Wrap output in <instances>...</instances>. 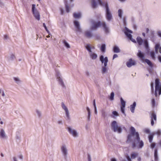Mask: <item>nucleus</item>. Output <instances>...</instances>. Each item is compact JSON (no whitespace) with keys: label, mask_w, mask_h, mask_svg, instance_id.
<instances>
[{"label":"nucleus","mask_w":161,"mask_h":161,"mask_svg":"<svg viewBox=\"0 0 161 161\" xmlns=\"http://www.w3.org/2000/svg\"><path fill=\"white\" fill-rule=\"evenodd\" d=\"M61 150L64 158H66L68 153V149L66 146L64 145H62L61 147Z\"/></svg>","instance_id":"ddd939ff"},{"label":"nucleus","mask_w":161,"mask_h":161,"mask_svg":"<svg viewBox=\"0 0 161 161\" xmlns=\"http://www.w3.org/2000/svg\"><path fill=\"white\" fill-rule=\"evenodd\" d=\"M156 134L158 136L160 135L161 134V130H158V131L156 132Z\"/></svg>","instance_id":"8fccbe9b"},{"label":"nucleus","mask_w":161,"mask_h":161,"mask_svg":"<svg viewBox=\"0 0 161 161\" xmlns=\"http://www.w3.org/2000/svg\"><path fill=\"white\" fill-rule=\"evenodd\" d=\"M87 158L88 161L92 160L91 157V155L89 154H88L87 155Z\"/></svg>","instance_id":"de8ad7c7"},{"label":"nucleus","mask_w":161,"mask_h":161,"mask_svg":"<svg viewBox=\"0 0 161 161\" xmlns=\"http://www.w3.org/2000/svg\"><path fill=\"white\" fill-rule=\"evenodd\" d=\"M151 124L153 126L154 124V121H156L157 118L156 115L154 112L152 113L151 114Z\"/></svg>","instance_id":"f3484780"},{"label":"nucleus","mask_w":161,"mask_h":161,"mask_svg":"<svg viewBox=\"0 0 161 161\" xmlns=\"http://www.w3.org/2000/svg\"><path fill=\"white\" fill-rule=\"evenodd\" d=\"M1 103H5L7 101L8 98V96L6 91H3L1 92Z\"/></svg>","instance_id":"1a4fd4ad"},{"label":"nucleus","mask_w":161,"mask_h":161,"mask_svg":"<svg viewBox=\"0 0 161 161\" xmlns=\"http://www.w3.org/2000/svg\"><path fill=\"white\" fill-rule=\"evenodd\" d=\"M81 14L80 13H74L73 16L75 18H80L81 17Z\"/></svg>","instance_id":"393cba45"},{"label":"nucleus","mask_w":161,"mask_h":161,"mask_svg":"<svg viewBox=\"0 0 161 161\" xmlns=\"http://www.w3.org/2000/svg\"><path fill=\"white\" fill-rule=\"evenodd\" d=\"M61 106L62 108L65 111L67 119H70L69 113L68 108L63 103H62Z\"/></svg>","instance_id":"2eb2a0df"},{"label":"nucleus","mask_w":161,"mask_h":161,"mask_svg":"<svg viewBox=\"0 0 161 161\" xmlns=\"http://www.w3.org/2000/svg\"><path fill=\"white\" fill-rule=\"evenodd\" d=\"M86 49L89 52L90 58L92 59H96L97 57V55L94 53L92 52L91 50V48L89 45H87L86 47Z\"/></svg>","instance_id":"9b49d317"},{"label":"nucleus","mask_w":161,"mask_h":161,"mask_svg":"<svg viewBox=\"0 0 161 161\" xmlns=\"http://www.w3.org/2000/svg\"><path fill=\"white\" fill-rule=\"evenodd\" d=\"M37 115L39 118L41 117L42 116V112L39 109H36V110Z\"/></svg>","instance_id":"2f4dec72"},{"label":"nucleus","mask_w":161,"mask_h":161,"mask_svg":"<svg viewBox=\"0 0 161 161\" xmlns=\"http://www.w3.org/2000/svg\"><path fill=\"white\" fill-rule=\"evenodd\" d=\"M64 4L65 5L66 12L67 13L69 12L70 11V8L69 6L68 5L67 2L66 1H64Z\"/></svg>","instance_id":"a878e982"},{"label":"nucleus","mask_w":161,"mask_h":161,"mask_svg":"<svg viewBox=\"0 0 161 161\" xmlns=\"http://www.w3.org/2000/svg\"><path fill=\"white\" fill-rule=\"evenodd\" d=\"M32 6L31 11L32 14L35 18L37 20L39 21L40 19V13L36 8L35 4H32Z\"/></svg>","instance_id":"423d86ee"},{"label":"nucleus","mask_w":161,"mask_h":161,"mask_svg":"<svg viewBox=\"0 0 161 161\" xmlns=\"http://www.w3.org/2000/svg\"><path fill=\"white\" fill-rule=\"evenodd\" d=\"M136 64L135 62L131 58H130L128 62L126 63V65L128 67H130L133 65H134Z\"/></svg>","instance_id":"a211bd4d"},{"label":"nucleus","mask_w":161,"mask_h":161,"mask_svg":"<svg viewBox=\"0 0 161 161\" xmlns=\"http://www.w3.org/2000/svg\"><path fill=\"white\" fill-rule=\"evenodd\" d=\"M68 130L69 134L74 137H76L78 136V133L76 130L71 128L70 127H68Z\"/></svg>","instance_id":"f8f14e48"},{"label":"nucleus","mask_w":161,"mask_h":161,"mask_svg":"<svg viewBox=\"0 0 161 161\" xmlns=\"http://www.w3.org/2000/svg\"><path fill=\"white\" fill-rule=\"evenodd\" d=\"M154 157L155 160H158V157L157 150L156 149H155V151H154Z\"/></svg>","instance_id":"72a5a7b5"},{"label":"nucleus","mask_w":161,"mask_h":161,"mask_svg":"<svg viewBox=\"0 0 161 161\" xmlns=\"http://www.w3.org/2000/svg\"><path fill=\"white\" fill-rule=\"evenodd\" d=\"M98 0L99 4L101 6L105 7L106 8V18L108 21H110L112 18V16L110 11L108 3L107 2L103 3L100 0Z\"/></svg>","instance_id":"7ed1b4c3"},{"label":"nucleus","mask_w":161,"mask_h":161,"mask_svg":"<svg viewBox=\"0 0 161 161\" xmlns=\"http://www.w3.org/2000/svg\"><path fill=\"white\" fill-rule=\"evenodd\" d=\"M113 51L114 53H119L120 52V50L118 47L115 46L113 48Z\"/></svg>","instance_id":"bb28decb"},{"label":"nucleus","mask_w":161,"mask_h":161,"mask_svg":"<svg viewBox=\"0 0 161 161\" xmlns=\"http://www.w3.org/2000/svg\"><path fill=\"white\" fill-rule=\"evenodd\" d=\"M158 35L161 37V31H158Z\"/></svg>","instance_id":"e2e57ef3"},{"label":"nucleus","mask_w":161,"mask_h":161,"mask_svg":"<svg viewBox=\"0 0 161 161\" xmlns=\"http://www.w3.org/2000/svg\"><path fill=\"white\" fill-rule=\"evenodd\" d=\"M154 136V134H151L149 136V140L150 143H152Z\"/></svg>","instance_id":"e433bc0d"},{"label":"nucleus","mask_w":161,"mask_h":161,"mask_svg":"<svg viewBox=\"0 0 161 161\" xmlns=\"http://www.w3.org/2000/svg\"><path fill=\"white\" fill-rule=\"evenodd\" d=\"M159 80L158 79L155 80V95L156 97L157 96V92H158L159 95L161 94V85H159Z\"/></svg>","instance_id":"6e6552de"},{"label":"nucleus","mask_w":161,"mask_h":161,"mask_svg":"<svg viewBox=\"0 0 161 161\" xmlns=\"http://www.w3.org/2000/svg\"><path fill=\"white\" fill-rule=\"evenodd\" d=\"M58 123L59 124H63V122L61 120H59L58 121Z\"/></svg>","instance_id":"680f3d73"},{"label":"nucleus","mask_w":161,"mask_h":161,"mask_svg":"<svg viewBox=\"0 0 161 161\" xmlns=\"http://www.w3.org/2000/svg\"><path fill=\"white\" fill-rule=\"evenodd\" d=\"M155 146V144L154 143H152L151 145V147L152 149Z\"/></svg>","instance_id":"49530a36"},{"label":"nucleus","mask_w":161,"mask_h":161,"mask_svg":"<svg viewBox=\"0 0 161 161\" xmlns=\"http://www.w3.org/2000/svg\"><path fill=\"white\" fill-rule=\"evenodd\" d=\"M112 114L114 116H118L119 115L118 112L116 111H113L112 112Z\"/></svg>","instance_id":"c03bdc74"},{"label":"nucleus","mask_w":161,"mask_h":161,"mask_svg":"<svg viewBox=\"0 0 161 161\" xmlns=\"http://www.w3.org/2000/svg\"><path fill=\"white\" fill-rule=\"evenodd\" d=\"M137 56L140 58L142 62H144L145 56L144 54L142 53L141 50H138V52L137 54Z\"/></svg>","instance_id":"dca6fc26"},{"label":"nucleus","mask_w":161,"mask_h":161,"mask_svg":"<svg viewBox=\"0 0 161 161\" xmlns=\"http://www.w3.org/2000/svg\"><path fill=\"white\" fill-rule=\"evenodd\" d=\"M87 45H89L90 46V47L91 48V51H92V50H91L92 49H94L95 48V47L94 46H91V45H90V44H86V45H85V47L86 48V47Z\"/></svg>","instance_id":"a18cd8bd"},{"label":"nucleus","mask_w":161,"mask_h":161,"mask_svg":"<svg viewBox=\"0 0 161 161\" xmlns=\"http://www.w3.org/2000/svg\"><path fill=\"white\" fill-rule=\"evenodd\" d=\"M86 109L88 112V114H91L90 109L88 107H87Z\"/></svg>","instance_id":"603ef678"},{"label":"nucleus","mask_w":161,"mask_h":161,"mask_svg":"<svg viewBox=\"0 0 161 161\" xmlns=\"http://www.w3.org/2000/svg\"><path fill=\"white\" fill-rule=\"evenodd\" d=\"M158 58L159 61L160 62H161V56H158Z\"/></svg>","instance_id":"0e129e2a"},{"label":"nucleus","mask_w":161,"mask_h":161,"mask_svg":"<svg viewBox=\"0 0 161 161\" xmlns=\"http://www.w3.org/2000/svg\"><path fill=\"white\" fill-rule=\"evenodd\" d=\"M138 155V153L136 152H133L131 155V157L132 159H135Z\"/></svg>","instance_id":"7c9ffc66"},{"label":"nucleus","mask_w":161,"mask_h":161,"mask_svg":"<svg viewBox=\"0 0 161 161\" xmlns=\"http://www.w3.org/2000/svg\"><path fill=\"white\" fill-rule=\"evenodd\" d=\"M136 105V102H134L132 105H131L130 106V110L131 112L132 113L134 112V110L135 109V107Z\"/></svg>","instance_id":"4be33fe9"},{"label":"nucleus","mask_w":161,"mask_h":161,"mask_svg":"<svg viewBox=\"0 0 161 161\" xmlns=\"http://www.w3.org/2000/svg\"><path fill=\"white\" fill-rule=\"evenodd\" d=\"M144 61H145L150 67H153V65L149 59H145Z\"/></svg>","instance_id":"c756f323"},{"label":"nucleus","mask_w":161,"mask_h":161,"mask_svg":"<svg viewBox=\"0 0 161 161\" xmlns=\"http://www.w3.org/2000/svg\"><path fill=\"white\" fill-rule=\"evenodd\" d=\"M1 138L3 140H6L8 138V136L5 133V131L3 130H1Z\"/></svg>","instance_id":"6ab92c4d"},{"label":"nucleus","mask_w":161,"mask_h":161,"mask_svg":"<svg viewBox=\"0 0 161 161\" xmlns=\"http://www.w3.org/2000/svg\"><path fill=\"white\" fill-rule=\"evenodd\" d=\"M111 126L112 130H113L114 132H117L119 133L121 132L122 129L118 125L116 121H113L111 123Z\"/></svg>","instance_id":"0eeeda50"},{"label":"nucleus","mask_w":161,"mask_h":161,"mask_svg":"<svg viewBox=\"0 0 161 161\" xmlns=\"http://www.w3.org/2000/svg\"><path fill=\"white\" fill-rule=\"evenodd\" d=\"M111 161H117L116 160L115 158H112L111 159Z\"/></svg>","instance_id":"774afa93"},{"label":"nucleus","mask_w":161,"mask_h":161,"mask_svg":"<svg viewBox=\"0 0 161 161\" xmlns=\"http://www.w3.org/2000/svg\"><path fill=\"white\" fill-rule=\"evenodd\" d=\"M8 38V35H5L4 36V40H7Z\"/></svg>","instance_id":"5fc2aeb1"},{"label":"nucleus","mask_w":161,"mask_h":161,"mask_svg":"<svg viewBox=\"0 0 161 161\" xmlns=\"http://www.w3.org/2000/svg\"><path fill=\"white\" fill-rule=\"evenodd\" d=\"M152 103L153 106H154L155 104V101L154 98L152 99Z\"/></svg>","instance_id":"3c124183"},{"label":"nucleus","mask_w":161,"mask_h":161,"mask_svg":"<svg viewBox=\"0 0 161 161\" xmlns=\"http://www.w3.org/2000/svg\"><path fill=\"white\" fill-rule=\"evenodd\" d=\"M93 105L94 106V108L96 107V103H95V99L94 100L93 102Z\"/></svg>","instance_id":"052dcab7"},{"label":"nucleus","mask_w":161,"mask_h":161,"mask_svg":"<svg viewBox=\"0 0 161 161\" xmlns=\"http://www.w3.org/2000/svg\"><path fill=\"white\" fill-rule=\"evenodd\" d=\"M91 3L93 8H95L97 7V4L95 2V0H92Z\"/></svg>","instance_id":"c85d7f7f"},{"label":"nucleus","mask_w":161,"mask_h":161,"mask_svg":"<svg viewBox=\"0 0 161 161\" xmlns=\"http://www.w3.org/2000/svg\"><path fill=\"white\" fill-rule=\"evenodd\" d=\"M100 60L102 64H104V66L102 67V72L103 74L105 73L107 71L106 66L107 65V63L108 60L107 57H106L104 58L103 55H101L100 57Z\"/></svg>","instance_id":"20e7f679"},{"label":"nucleus","mask_w":161,"mask_h":161,"mask_svg":"<svg viewBox=\"0 0 161 161\" xmlns=\"http://www.w3.org/2000/svg\"><path fill=\"white\" fill-rule=\"evenodd\" d=\"M94 109H95V113L96 114H97V108L96 107L94 108Z\"/></svg>","instance_id":"69168bd1"},{"label":"nucleus","mask_w":161,"mask_h":161,"mask_svg":"<svg viewBox=\"0 0 161 161\" xmlns=\"http://www.w3.org/2000/svg\"><path fill=\"white\" fill-rule=\"evenodd\" d=\"M144 132L147 134L149 133L150 132V130L148 128H146L144 129Z\"/></svg>","instance_id":"37998d69"},{"label":"nucleus","mask_w":161,"mask_h":161,"mask_svg":"<svg viewBox=\"0 0 161 161\" xmlns=\"http://www.w3.org/2000/svg\"><path fill=\"white\" fill-rule=\"evenodd\" d=\"M150 54L153 60H155V57L154 52L153 51H152L150 52Z\"/></svg>","instance_id":"c9c22d12"},{"label":"nucleus","mask_w":161,"mask_h":161,"mask_svg":"<svg viewBox=\"0 0 161 161\" xmlns=\"http://www.w3.org/2000/svg\"><path fill=\"white\" fill-rule=\"evenodd\" d=\"M124 33L127 37L129 38L132 42L136 43L135 40L132 38L131 33H132L131 31L129 30L127 27H125Z\"/></svg>","instance_id":"9d476101"},{"label":"nucleus","mask_w":161,"mask_h":161,"mask_svg":"<svg viewBox=\"0 0 161 161\" xmlns=\"http://www.w3.org/2000/svg\"><path fill=\"white\" fill-rule=\"evenodd\" d=\"M144 44L145 48L147 50L149 48V45L147 41V40L144 41Z\"/></svg>","instance_id":"f704fd0d"},{"label":"nucleus","mask_w":161,"mask_h":161,"mask_svg":"<svg viewBox=\"0 0 161 161\" xmlns=\"http://www.w3.org/2000/svg\"><path fill=\"white\" fill-rule=\"evenodd\" d=\"M60 10L61 12V14L63 15L64 14V10L62 8L60 9Z\"/></svg>","instance_id":"13d9d810"},{"label":"nucleus","mask_w":161,"mask_h":161,"mask_svg":"<svg viewBox=\"0 0 161 161\" xmlns=\"http://www.w3.org/2000/svg\"><path fill=\"white\" fill-rule=\"evenodd\" d=\"M123 13V11L121 9H119L118 10V14L119 17L120 18H122V15Z\"/></svg>","instance_id":"cd10ccee"},{"label":"nucleus","mask_w":161,"mask_h":161,"mask_svg":"<svg viewBox=\"0 0 161 161\" xmlns=\"http://www.w3.org/2000/svg\"><path fill=\"white\" fill-rule=\"evenodd\" d=\"M159 46H160V45L158 44H156L155 46V51L157 53L158 52V49H159V48H160Z\"/></svg>","instance_id":"a19ab883"},{"label":"nucleus","mask_w":161,"mask_h":161,"mask_svg":"<svg viewBox=\"0 0 161 161\" xmlns=\"http://www.w3.org/2000/svg\"><path fill=\"white\" fill-rule=\"evenodd\" d=\"M91 26L90 29L92 30H96L99 27H102L105 33H108L109 32L108 27L104 22H96L94 20H92L91 21Z\"/></svg>","instance_id":"f03ea898"},{"label":"nucleus","mask_w":161,"mask_h":161,"mask_svg":"<svg viewBox=\"0 0 161 161\" xmlns=\"http://www.w3.org/2000/svg\"><path fill=\"white\" fill-rule=\"evenodd\" d=\"M120 102L121 103V107H125V101L123 100V98L121 97L120 98Z\"/></svg>","instance_id":"473e14b6"},{"label":"nucleus","mask_w":161,"mask_h":161,"mask_svg":"<svg viewBox=\"0 0 161 161\" xmlns=\"http://www.w3.org/2000/svg\"><path fill=\"white\" fill-rule=\"evenodd\" d=\"M151 91L152 93H153V83H151Z\"/></svg>","instance_id":"09e8293b"},{"label":"nucleus","mask_w":161,"mask_h":161,"mask_svg":"<svg viewBox=\"0 0 161 161\" xmlns=\"http://www.w3.org/2000/svg\"><path fill=\"white\" fill-rule=\"evenodd\" d=\"M118 57V56L117 54H114L113 55V59H114L115 58Z\"/></svg>","instance_id":"6e6d98bb"},{"label":"nucleus","mask_w":161,"mask_h":161,"mask_svg":"<svg viewBox=\"0 0 161 161\" xmlns=\"http://www.w3.org/2000/svg\"><path fill=\"white\" fill-rule=\"evenodd\" d=\"M63 43L65 46L67 48H70V46L69 44L66 42V41L65 40H64L63 41Z\"/></svg>","instance_id":"58836bf2"},{"label":"nucleus","mask_w":161,"mask_h":161,"mask_svg":"<svg viewBox=\"0 0 161 161\" xmlns=\"http://www.w3.org/2000/svg\"><path fill=\"white\" fill-rule=\"evenodd\" d=\"M130 130L131 135L128 136L127 142H128L131 141V138L132 136H133L134 140L133 142L132 147L134 148L137 146L138 148H142L144 146V143L142 141L140 140L138 133L136 132V130L133 127H131Z\"/></svg>","instance_id":"f257e3e1"},{"label":"nucleus","mask_w":161,"mask_h":161,"mask_svg":"<svg viewBox=\"0 0 161 161\" xmlns=\"http://www.w3.org/2000/svg\"><path fill=\"white\" fill-rule=\"evenodd\" d=\"M14 80L18 84H20L21 83L22 81L18 77H14Z\"/></svg>","instance_id":"5701e85b"},{"label":"nucleus","mask_w":161,"mask_h":161,"mask_svg":"<svg viewBox=\"0 0 161 161\" xmlns=\"http://www.w3.org/2000/svg\"><path fill=\"white\" fill-rule=\"evenodd\" d=\"M123 23H124V24L125 25L126 24V19L125 18H123Z\"/></svg>","instance_id":"864d4df0"},{"label":"nucleus","mask_w":161,"mask_h":161,"mask_svg":"<svg viewBox=\"0 0 161 161\" xmlns=\"http://www.w3.org/2000/svg\"><path fill=\"white\" fill-rule=\"evenodd\" d=\"M91 116V114H88V117H87V119L88 121H90V118Z\"/></svg>","instance_id":"bf43d9fd"},{"label":"nucleus","mask_w":161,"mask_h":161,"mask_svg":"<svg viewBox=\"0 0 161 161\" xmlns=\"http://www.w3.org/2000/svg\"><path fill=\"white\" fill-rule=\"evenodd\" d=\"M56 77L59 84L61 86L62 88L66 89V86L61 77L60 72L58 71L56 72Z\"/></svg>","instance_id":"39448f33"},{"label":"nucleus","mask_w":161,"mask_h":161,"mask_svg":"<svg viewBox=\"0 0 161 161\" xmlns=\"http://www.w3.org/2000/svg\"><path fill=\"white\" fill-rule=\"evenodd\" d=\"M114 93L113 92L111 93L110 96V97L109 99L111 100H113L114 99Z\"/></svg>","instance_id":"ea45409f"},{"label":"nucleus","mask_w":161,"mask_h":161,"mask_svg":"<svg viewBox=\"0 0 161 161\" xmlns=\"http://www.w3.org/2000/svg\"><path fill=\"white\" fill-rule=\"evenodd\" d=\"M126 158L128 161H131V160L129 156H126Z\"/></svg>","instance_id":"4d7b16f0"},{"label":"nucleus","mask_w":161,"mask_h":161,"mask_svg":"<svg viewBox=\"0 0 161 161\" xmlns=\"http://www.w3.org/2000/svg\"><path fill=\"white\" fill-rule=\"evenodd\" d=\"M74 24L76 31L78 32H81L82 29L80 27L79 22L75 20L74 21Z\"/></svg>","instance_id":"4468645a"},{"label":"nucleus","mask_w":161,"mask_h":161,"mask_svg":"<svg viewBox=\"0 0 161 161\" xmlns=\"http://www.w3.org/2000/svg\"><path fill=\"white\" fill-rule=\"evenodd\" d=\"M125 107H121V110L122 113L124 114L125 115Z\"/></svg>","instance_id":"79ce46f5"},{"label":"nucleus","mask_w":161,"mask_h":161,"mask_svg":"<svg viewBox=\"0 0 161 161\" xmlns=\"http://www.w3.org/2000/svg\"><path fill=\"white\" fill-rule=\"evenodd\" d=\"M136 40L137 43L139 45H141L142 44L143 40L140 37L138 36L136 38Z\"/></svg>","instance_id":"b1692460"},{"label":"nucleus","mask_w":161,"mask_h":161,"mask_svg":"<svg viewBox=\"0 0 161 161\" xmlns=\"http://www.w3.org/2000/svg\"><path fill=\"white\" fill-rule=\"evenodd\" d=\"M15 58L14 54L11 53H9L7 56L8 59L9 61H13Z\"/></svg>","instance_id":"aec40b11"},{"label":"nucleus","mask_w":161,"mask_h":161,"mask_svg":"<svg viewBox=\"0 0 161 161\" xmlns=\"http://www.w3.org/2000/svg\"><path fill=\"white\" fill-rule=\"evenodd\" d=\"M86 74L87 76H89L90 75V73L89 72L87 71L86 72Z\"/></svg>","instance_id":"338daca9"},{"label":"nucleus","mask_w":161,"mask_h":161,"mask_svg":"<svg viewBox=\"0 0 161 161\" xmlns=\"http://www.w3.org/2000/svg\"><path fill=\"white\" fill-rule=\"evenodd\" d=\"M85 36L88 38H90L92 37V32L89 31H86L85 33Z\"/></svg>","instance_id":"412c9836"},{"label":"nucleus","mask_w":161,"mask_h":161,"mask_svg":"<svg viewBox=\"0 0 161 161\" xmlns=\"http://www.w3.org/2000/svg\"><path fill=\"white\" fill-rule=\"evenodd\" d=\"M106 48V45L105 44L102 45L101 47V50L103 52H105Z\"/></svg>","instance_id":"4c0bfd02"}]
</instances>
